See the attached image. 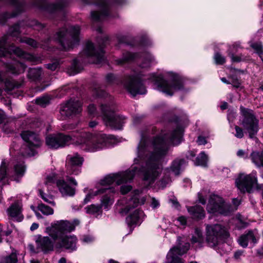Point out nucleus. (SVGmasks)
Returning a JSON list of instances; mask_svg holds the SVG:
<instances>
[{
	"label": "nucleus",
	"mask_w": 263,
	"mask_h": 263,
	"mask_svg": "<svg viewBox=\"0 0 263 263\" xmlns=\"http://www.w3.org/2000/svg\"><path fill=\"white\" fill-rule=\"evenodd\" d=\"M182 133V128L177 127L172 133L155 138L152 143L142 139L137 147V157L134 160L132 170L108 175L100 180V184L105 186L115 182L120 185L140 175L149 184L153 183L161 172V162L167 153L168 144H178Z\"/></svg>",
	"instance_id": "nucleus-1"
},
{
	"label": "nucleus",
	"mask_w": 263,
	"mask_h": 263,
	"mask_svg": "<svg viewBox=\"0 0 263 263\" xmlns=\"http://www.w3.org/2000/svg\"><path fill=\"white\" fill-rule=\"evenodd\" d=\"M70 142L83 151L93 153L114 144L117 141L112 135L83 131L74 132L71 136L60 133L50 135L46 138V144L50 148L57 149L64 147Z\"/></svg>",
	"instance_id": "nucleus-2"
},
{
	"label": "nucleus",
	"mask_w": 263,
	"mask_h": 263,
	"mask_svg": "<svg viewBox=\"0 0 263 263\" xmlns=\"http://www.w3.org/2000/svg\"><path fill=\"white\" fill-rule=\"evenodd\" d=\"M79 224V221L77 219L73 221L57 220L52 223L45 229L49 236H40L36 239V249L44 253L53 251L54 248L57 250H76L77 238L68 233L74 231Z\"/></svg>",
	"instance_id": "nucleus-3"
},
{
	"label": "nucleus",
	"mask_w": 263,
	"mask_h": 263,
	"mask_svg": "<svg viewBox=\"0 0 263 263\" xmlns=\"http://www.w3.org/2000/svg\"><path fill=\"white\" fill-rule=\"evenodd\" d=\"M168 74L169 81L154 74L152 75L151 79L157 86L158 90L167 95L172 96L175 91L183 89L184 82L180 76L173 72H169Z\"/></svg>",
	"instance_id": "nucleus-4"
},
{
	"label": "nucleus",
	"mask_w": 263,
	"mask_h": 263,
	"mask_svg": "<svg viewBox=\"0 0 263 263\" xmlns=\"http://www.w3.org/2000/svg\"><path fill=\"white\" fill-rule=\"evenodd\" d=\"M229 236L225 227L220 224H206L205 227V241L211 248L218 246Z\"/></svg>",
	"instance_id": "nucleus-5"
},
{
	"label": "nucleus",
	"mask_w": 263,
	"mask_h": 263,
	"mask_svg": "<svg viewBox=\"0 0 263 263\" xmlns=\"http://www.w3.org/2000/svg\"><path fill=\"white\" fill-rule=\"evenodd\" d=\"M80 30L79 26H71L63 28L57 33V39L64 50H69L78 44Z\"/></svg>",
	"instance_id": "nucleus-6"
},
{
	"label": "nucleus",
	"mask_w": 263,
	"mask_h": 263,
	"mask_svg": "<svg viewBox=\"0 0 263 263\" xmlns=\"http://www.w3.org/2000/svg\"><path fill=\"white\" fill-rule=\"evenodd\" d=\"M12 53L33 63H38L40 62L39 58L32 54L24 52L20 48L14 46L13 44H7L6 37H3L0 40V58L6 57Z\"/></svg>",
	"instance_id": "nucleus-7"
},
{
	"label": "nucleus",
	"mask_w": 263,
	"mask_h": 263,
	"mask_svg": "<svg viewBox=\"0 0 263 263\" xmlns=\"http://www.w3.org/2000/svg\"><path fill=\"white\" fill-rule=\"evenodd\" d=\"M100 109L103 119L107 126L115 129H121L125 118L114 112L112 104L102 103L100 106Z\"/></svg>",
	"instance_id": "nucleus-8"
},
{
	"label": "nucleus",
	"mask_w": 263,
	"mask_h": 263,
	"mask_svg": "<svg viewBox=\"0 0 263 263\" xmlns=\"http://www.w3.org/2000/svg\"><path fill=\"white\" fill-rule=\"evenodd\" d=\"M242 119L240 120L241 125L249 133L251 138H253L258 130V120L256 118L251 110L240 106Z\"/></svg>",
	"instance_id": "nucleus-9"
},
{
	"label": "nucleus",
	"mask_w": 263,
	"mask_h": 263,
	"mask_svg": "<svg viewBox=\"0 0 263 263\" xmlns=\"http://www.w3.org/2000/svg\"><path fill=\"white\" fill-rule=\"evenodd\" d=\"M235 183L238 189L242 193H251L255 187H257L261 191L263 198V185L257 184V178L253 174H240Z\"/></svg>",
	"instance_id": "nucleus-10"
},
{
	"label": "nucleus",
	"mask_w": 263,
	"mask_h": 263,
	"mask_svg": "<svg viewBox=\"0 0 263 263\" xmlns=\"http://www.w3.org/2000/svg\"><path fill=\"white\" fill-rule=\"evenodd\" d=\"M107 40L108 37L107 36H104L100 41L98 40L99 46L98 50L95 48L93 44L91 42H87L83 51V54L87 57L93 59L95 63H101L104 60L103 48L106 45Z\"/></svg>",
	"instance_id": "nucleus-11"
},
{
	"label": "nucleus",
	"mask_w": 263,
	"mask_h": 263,
	"mask_svg": "<svg viewBox=\"0 0 263 263\" xmlns=\"http://www.w3.org/2000/svg\"><path fill=\"white\" fill-rule=\"evenodd\" d=\"M206 209L209 213L225 215L232 211L229 203H226L221 197L215 195L211 196Z\"/></svg>",
	"instance_id": "nucleus-12"
},
{
	"label": "nucleus",
	"mask_w": 263,
	"mask_h": 263,
	"mask_svg": "<svg viewBox=\"0 0 263 263\" xmlns=\"http://www.w3.org/2000/svg\"><path fill=\"white\" fill-rule=\"evenodd\" d=\"M124 86L134 97L137 94H145L146 92L139 74L128 77L124 83Z\"/></svg>",
	"instance_id": "nucleus-13"
},
{
	"label": "nucleus",
	"mask_w": 263,
	"mask_h": 263,
	"mask_svg": "<svg viewBox=\"0 0 263 263\" xmlns=\"http://www.w3.org/2000/svg\"><path fill=\"white\" fill-rule=\"evenodd\" d=\"M81 111L82 104L78 100H70L66 103L61 104L60 108V114L62 120L78 115Z\"/></svg>",
	"instance_id": "nucleus-14"
},
{
	"label": "nucleus",
	"mask_w": 263,
	"mask_h": 263,
	"mask_svg": "<svg viewBox=\"0 0 263 263\" xmlns=\"http://www.w3.org/2000/svg\"><path fill=\"white\" fill-rule=\"evenodd\" d=\"M186 161L183 159L176 160L173 161L170 168H165L163 171V177L161 180V185L163 187L172 181L171 175H178L180 171L186 165Z\"/></svg>",
	"instance_id": "nucleus-15"
},
{
	"label": "nucleus",
	"mask_w": 263,
	"mask_h": 263,
	"mask_svg": "<svg viewBox=\"0 0 263 263\" xmlns=\"http://www.w3.org/2000/svg\"><path fill=\"white\" fill-rule=\"evenodd\" d=\"M190 248V244L185 242L179 243L177 247L171 249L166 255L165 263H180V256L186 253Z\"/></svg>",
	"instance_id": "nucleus-16"
},
{
	"label": "nucleus",
	"mask_w": 263,
	"mask_h": 263,
	"mask_svg": "<svg viewBox=\"0 0 263 263\" xmlns=\"http://www.w3.org/2000/svg\"><path fill=\"white\" fill-rule=\"evenodd\" d=\"M21 136L23 139L27 143V146L31 151L30 153L28 152L24 155H33V149L40 147L42 143L40 136L36 133L29 130L22 132Z\"/></svg>",
	"instance_id": "nucleus-17"
},
{
	"label": "nucleus",
	"mask_w": 263,
	"mask_h": 263,
	"mask_svg": "<svg viewBox=\"0 0 263 263\" xmlns=\"http://www.w3.org/2000/svg\"><path fill=\"white\" fill-rule=\"evenodd\" d=\"M124 0H100L99 5L100 11H95L91 12L92 19L96 21L104 19L108 14V5L112 3L121 4Z\"/></svg>",
	"instance_id": "nucleus-18"
},
{
	"label": "nucleus",
	"mask_w": 263,
	"mask_h": 263,
	"mask_svg": "<svg viewBox=\"0 0 263 263\" xmlns=\"http://www.w3.org/2000/svg\"><path fill=\"white\" fill-rule=\"evenodd\" d=\"M145 198L141 195V192L139 190H135L132 193V196L127 202L125 200L120 201V204L124 205L125 208L122 209V212L127 213L132 208H135L139 204H143L145 201Z\"/></svg>",
	"instance_id": "nucleus-19"
},
{
	"label": "nucleus",
	"mask_w": 263,
	"mask_h": 263,
	"mask_svg": "<svg viewBox=\"0 0 263 263\" xmlns=\"http://www.w3.org/2000/svg\"><path fill=\"white\" fill-rule=\"evenodd\" d=\"M23 204L21 200L15 201L6 211L9 219L17 222L22 221L24 219L22 214Z\"/></svg>",
	"instance_id": "nucleus-20"
},
{
	"label": "nucleus",
	"mask_w": 263,
	"mask_h": 263,
	"mask_svg": "<svg viewBox=\"0 0 263 263\" xmlns=\"http://www.w3.org/2000/svg\"><path fill=\"white\" fill-rule=\"evenodd\" d=\"M115 193V190L112 187L104 188L102 187L96 191L94 195L99 194H104L101 201V205L104 206L105 209H108L110 206L114 201V194Z\"/></svg>",
	"instance_id": "nucleus-21"
},
{
	"label": "nucleus",
	"mask_w": 263,
	"mask_h": 263,
	"mask_svg": "<svg viewBox=\"0 0 263 263\" xmlns=\"http://www.w3.org/2000/svg\"><path fill=\"white\" fill-rule=\"evenodd\" d=\"M66 172L68 175L66 177V179L74 185L77 186L78 185V183L76 179L72 177H69L68 175H78L81 172V167L74 165L71 162L70 163L66 162Z\"/></svg>",
	"instance_id": "nucleus-22"
},
{
	"label": "nucleus",
	"mask_w": 263,
	"mask_h": 263,
	"mask_svg": "<svg viewBox=\"0 0 263 263\" xmlns=\"http://www.w3.org/2000/svg\"><path fill=\"white\" fill-rule=\"evenodd\" d=\"M258 238H256L255 232L249 231L246 234H244L240 236L238 239L239 244L243 248H246L248 245V242L252 241L254 243L257 242Z\"/></svg>",
	"instance_id": "nucleus-23"
},
{
	"label": "nucleus",
	"mask_w": 263,
	"mask_h": 263,
	"mask_svg": "<svg viewBox=\"0 0 263 263\" xmlns=\"http://www.w3.org/2000/svg\"><path fill=\"white\" fill-rule=\"evenodd\" d=\"M7 70L13 74H20L23 72L26 66L22 62H17L14 61L12 63L8 64L3 63Z\"/></svg>",
	"instance_id": "nucleus-24"
},
{
	"label": "nucleus",
	"mask_w": 263,
	"mask_h": 263,
	"mask_svg": "<svg viewBox=\"0 0 263 263\" xmlns=\"http://www.w3.org/2000/svg\"><path fill=\"white\" fill-rule=\"evenodd\" d=\"M57 185L63 196H73L75 190L69 186L64 180H59L57 182Z\"/></svg>",
	"instance_id": "nucleus-25"
},
{
	"label": "nucleus",
	"mask_w": 263,
	"mask_h": 263,
	"mask_svg": "<svg viewBox=\"0 0 263 263\" xmlns=\"http://www.w3.org/2000/svg\"><path fill=\"white\" fill-rule=\"evenodd\" d=\"M68 5L66 0H59L55 3L50 4L47 8V10L50 13H54L63 10Z\"/></svg>",
	"instance_id": "nucleus-26"
},
{
	"label": "nucleus",
	"mask_w": 263,
	"mask_h": 263,
	"mask_svg": "<svg viewBox=\"0 0 263 263\" xmlns=\"http://www.w3.org/2000/svg\"><path fill=\"white\" fill-rule=\"evenodd\" d=\"M187 211L192 217L195 219H201L205 216L204 210L199 205L188 207Z\"/></svg>",
	"instance_id": "nucleus-27"
},
{
	"label": "nucleus",
	"mask_w": 263,
	"mask_h": 263,
	"mask_svg": "<svg viewBox=\"0 0 263 263\" xmlns=\"http://www.w3.org/2000/svg\"><path fill=\"white\" fill-rule=\"evenodd\" d=\"M143 212L137 209L134 212L127 216L126 218V221L129 226L137 224L139 220L140 217L142 215Z\"/></svg>",
	"instance_id": "nucleus-28"
},
{
	"label": "nucleus",
	"mask_w": 263,
	"mask_h": 263,
	"mask_svg": "<svg viewBox=\"0 0 263 263\" xmlns=\"http://www.w3.org/2000/svg\"><path fill=\"white\" fill-rule=\"evenodd\" d=\"M66 162L72 163L74 165L82 166L84 162V158L78 153H75L72 155H68L67 156Z\"/></svg>",
	"instance_id": "nucleus-29"
},
{
	"label": "nucleus",
	"mask_w": 263,
	"mask_h": 263,
	"mask_svg": "<svg viewBox=\"0 0 263 263\" xmlns=\"http://www.w3.org/2000/svg\"><path fill=\"white\" fill-rule=\"evenodd\" d=\"M142 63L140 66L142 68H147L155 61L154 58L149 53H145L140 55Z\"/></svg>",
	"instance_id": "nucleus-30"
},
{
	"label": "nucleus",
	"mask_w": 263,
	"mask_h": 263,
	"mask_svg": "<svg viewBox=\"0 0 263 263\" xmlns=\"http://www.w3.org/2000/svg\"><path fill=\"white\" fill-rule=\"evenodd\" d=\"M138 57H139V54H138L126 52L123 53L122 59L117 60L116 62L118 65H123L126 62L136 59Z\"/></svg>",
	"instance_id": "nucleus-31"
},
{
	"label": "nucleus",
	"mask_w": 263,
	"mask_h": 263,
	"mask_svg": "<svg viewBox=\"0 0 263 263\" xmlns=\"http://www.w3.org/2000/svg\"><path fill=\"white\" fill-rule=\"evenodd\" d=\"M251 157L253 163L257 166H263V151L261 152H253Z\"/></svg>",
	"instance_id": "nucleus-32"
},
{
	"label": "nucleus",
	"mask_w": 263,
	"mask_h": 263,
	"mask_svg": "<svg viewBox=\"0 0 263 263\" xmlns=\"http://www.w3.org/2000/svg\"><path fill=\"white\" fill-rule=\"evenodd\" d=\"M42 74V71L41 68H31L28 71V78L32 81H35L39 80Z\"/></svg>",
	"instance_id": "nucleus-33"
},
{
	"label": "nucleus",
	"mask_w": 263,
	"mask_h": 263,
	"mask_svg": "<svg viewBox=\"0 0 263 263\" xmlns=\"http://www.w3.org/2000/svg\"><path fill=\"white\" fill-rule=\"evenodd\" d=\"M208 160V157L204 152H201L199 156L196 158L195 161L196 165H200L202 166H206Z\"/></svg>",
	"instance_id": "nucleus-34"
},
{
	"label": "nucleus",
	"mask_w": 263,
	"mask_h": 263,
	"mask_svg": "<svg viewBox=\"0 0 263 263\" xmlns=\"http://www.w3.org/2000/svg\"><path fill=\"white\" fill-rule=\"evenodd\" d=\"M4 83L5 85V90L7 92L11 91L15 88H18L22 85L21 83H18L16 81L8 79H6Z\"/></svg>",
	"instance_id": "nucleus-35"
},
{
	"label": "nucleus",
	"mask_w": 263,
	"mask_h": 263,
	"mask_svg": "<svg viewBox=\"0 0 263 263\" xmlns=\"http://www.w3.org/2000/svg\"><path fill=\"white\" fill-rule=\"evenodd\" d=\"M191 241L193 243H198L201 244L203 242L202 233L200 229L196 228L195 231V234L192 236Z\"/></svg>",
	"instance_id": "nucleus-36"
},
{
	"label": "nucleus",
	"mask_w": 263,
	"mask_h": 263,
	"mask_svg": "<svg viewBox=\"0 0 263 263\" xmlns=\"http://www.w3.org/2000/svg\"><path fill=\"white\" fill-rule=\"evenodd\" d=\"M86 213L89 214L98 215L102 213L101 207L99 205L91 204L85 208Z\"/></svg>",
	"instance_id": "nucleus-37"
},
{
	"label": "nucleus",
	"mask_w": 263,
	"mask_h": 263,
	"mask_svg": "<svg viewBox=\"0 0 263 263\" xmlns=\"http://www.w3.org/2000/svg\"><path fill=\"white\" fill-rule=\"evenodd\" d=\"M39 210L44 215H49L53 214V209L44 204H40L38 206Z\"/></svg>",
	"instance_id": "nucleus-38"
},
{
	"label": "nucleus",
	"mask_w": 263,
	"mask_h": 263,
	"mask_svg": "<svg viewBox=\"0 0 263 263\" xmlns=\"http://www.w3.org/2000/svg\"><path fill=\"white\" fill-rule=\"evenodd\" d=\"M237 47V45H234L232 47H230L229 49V55L231 58L232 62H238L241 61L243 58L241 56H235L234 52L235 51V48Z\"/></svg>",
	"instance_id": "nucleus-39"
},
{
	"label": "nucleus",
	"mask_w": 263,
	"mask_h": 263,
	"mask_svg": "<svg viewBox=\"0 0 263 263\" xmlns=\"http://www.w3.org/2000/svg\"><path fill=\"white\" fill-rule=\"evenodd\" d=\"M14 172L17 176H23L25 171V167L23 162H18L14 165Z\"/></svg>",
	"instance_id": "nucleus-40"
},
{
	"label": "nucleus",
	"mask_w": 263,
	"mask_h": 263,
	"mask_svg": "<svg viewBox=\"0 0 263 263\" xmlns=\"http://www.w3.org/2000/svg\"><path fill=\"white\" fill-rule=\"evenodd\" d=\"M84 60L81 58H78L73 60V63L71 65L72 72L71 74H74L80 72V70L78 68V64L81 62H84Z\"/></svg>",
	"instance_id": "nucleus-41"
},
{
	"label": "nucleus",
	"mask_w": 263,
	"mask_h": 263,
	"mask_svg": "<svg viewBox=\"0 0 263 263\" xmlns=\"http://www.w3.org/2000/svg\"><path fill=\"white\" fill-rule=\"evenodd\" d=\"M50 98L49 96H46L35 99V103L42 107H45L49 104Z\"/></svg>",
	"instance_id": "nucleus-42"
},
{
	"label": "nucleus",
	"mask_w": 263,
	"mask_h": 263,
	"mask_svg": "<svg viewBox=\"0 0 263 263\" xmlns=\"http://www.w3.org/2000/svg\"><path fill=\"white\" fill-rule=\"evenodd\" d=\"M39 192L41 197L44 200V201L51 204L53 206L55 205V203L54 201L53 197L52 196L45 194L41 190H40Z\"/></svg>",
	"instance_id": "nucleus-43"
},
{
	"label": "nucleus",
	"mask_w": 263,
	"mask_h": 263,
	"mask_svg": "<svg viewBox=\"0 0 263 263\" xmlns=\"http://www.w3.org/2000/svg\"><path fill=\"white\" fill-rule=\"evenodd\" d=\"M252 48L255 50L263 62V50L261 45L259 43H253L251 45Z\"/></svg>",
	"instance_id": "nucleus-44"
},
{
	"label": "nucleus",
	"mask_w": 263,
	"mask_h": 263,
	"mask_svg": "<svg viewBox=\"0 0 263 263\" xmlns=\"http://www.w3.org/2000/svg\"><path fill=\"white\" fill-rule=\"evenodd\" d=\"M17 259L15 253H12L9 256L6 257L0 263H16Z\"/></svg>",
	"instance_id": "nucleus-45"
},
{
	"label": "nucleus",
	"mask_w": 263,
	"mask_h": 263,
	"mask_svg": "<svg viewBox=\"0 0 263 263\" xmlns=\"http://www.w3.org/2000/svg\"><path fill=\"white\" fill-rule=\"evenodd\" d=\"M20 42L22 43H25L29 46L36 48L39 46L38 43L34 40L30 38L24 37L20 39Z\"/></svg>",
	"instance_id": "nucleus-46"
},
{
	"label": "nucleus",
	"mask_w": 263,
	"mask_h": 263,
	"mask_svg": "<svg viewBox=\"0 0 263 263\" xmlns=\"http://www.w3.org/2000/svg\"><path fill=\"white\" fill-rule=\"evenodd\" d=\"M6 162L3 160L0 166V179L3 180L7 175Z\"/></svg>",
	"instance_id": "nucleus-47"
},
{
	"label": "nucleus",
	"mask_w": 263,
	"mask_h": 263,
	"mask_svg": "<svg viewBox=\"0 0 263 263\" xmlns=\"http://www.w3.org/2000/svg\"><path fill=\"white\" fill-rule=\"evenodd\" d=\"M214 59L215 63L218 65H222L226 62V59L219 53L215 54Z\"/></svg>",
	"instance_id": "nucleus-48"
},
{
	"label": "nucleus",
	"mask_w": 263,
	"mask_h": 263,
	"mask_svg": "<svg viewBox=\"0 0 263 263\" xmlns=\"http://www.w3.org/2000/svg\"><path fill=\"white\" fill-rule=\"evenodd\" d=\"M116 80V77L112 73L107 74L105 78V81L108 84H114Z\"/></svg>",
	"instance_id": "nucleus-49"
},
{
	"label": "nucleus",
	"mask_w": 263,
	"mask_h": 263,
	"mask_svg": "<svg viewBox=\"0 0 263 263\" xmlns=\"http://www.w3.org/2000/svg\"><path fill=\"white\" fill-rule=\"evenodd\" d=\"M88 111L90 115L93 116H97L99 115L96 107L93 104H90L88 106Z\"/></svg>",
	"instance_id": "nucleus-50"
},
{
	"label": "nucleus",
	"mask_w": 263,
	"mask_h": 263,
	"mask_svg": "<svg viewBox=\"0 0 263 263\" xmlns=\"http://www.w3.org/2000/svg\"><path fill=\"white\" fill-rule=\"evenodd\" d=\"M235 129L236 130V134H235V136L237 138H242L244 136L243 131L242 129L237 125H236L235 126Z\"/></svg>",
	"instance_id": "nucleus-51"
},
{
	"label": "nucleus",
	"mask_w": 263,
	"mask_h": 263,
	"mask_svg": "<svg viewBox=\"0 0 263 263\" xmlns=\"http://www.w3.org/2000/svg\"><path fill=\"white\" fill-rule=\"evenodd\" d=\"M34 29L39 30L44 27V26L36 21H32L30 24Z\"/></svg>",
	"instance_id": "nucleus-52"
},
{
	"label": "nucleus",
	"mask_w": 263,
	"mask_h": 263,
	"mask_svg": "<svg viewBox=\"0 0 263 263\" xmlns=\"http://www.w3.org/2000/svg\"><path fill=\"white\" fill-rule=\"evenodd\" d=\"M94 237L91 235H84L81 240L82 241L86 243H89L92 242L94 240Z\"/></svg>",
	"instance_id": "nucleus-53"
},
{
	"label": "nucleus",
	"mask_w": 263,
	"mask_h": 263,
	"mask_svg": "<svg viewBox=\"0 0 263 263\" xmlns=\"http://www.w3.org/2000/svg\"><path fill=\"white\" fill-rule=\"evenodd\" d=\"M94 93L99 97H105L107 96V93L105 91L99 88H95Z\"/></svg>",
	"instance_id": "nucleus-54"
},
{
	"label": "nucleus",
	"mask_w": 263,
	"mask_h": 263,
	"mask_svg": "<svg viewBox=\"0 0 263 263\" xmlns=\"http://www.w3.org/2000/svg\"><path fill=\"white\" fill-rule=\"evenodd\" d=\"M11 34L13 36H16L20 32V27L17 25H14L10 30Z\"/></svg>",
	"instance_id": "nucleus-55"
},
{
	"label": "nucleus",
	"mask_w": 263,
	"mask_h": 263,
	"mask_svg": "<svg viewBox=\"0 0 263 263\" xmlns=\"http://www.w3.org/2000/svg\"><path fill=\"white\" fill-rule=\"evenodd\" d=\"M132 186L129 185H122L121 186L120 191L122 194H125L130 191Z\"/></svg>",
	"instance_id": "nucleus-56"
},
{
	"label": "nucleus",
	"mask_w": 263,
	"mask_h": 263,
	"mask_svg": "<svg viewBox=\"0 0 263 263\" xmlns=\"http://www.w3.org/2000/svg\"><path fill=\"white\" fill-rule=\"evenodd\" d=\"M237 156L240 158L247 159L248 157V154L244 150L239 149L237 152Z\"/></svg>",
	"instance_id": "nucleus-57"
},
{
	"label": "nucleus",
	"mask_w": 263,
	"mask_h": 263,
	"mask_svg": "<svg viewBox=\"0 0 263 263\" xmlns=\"http://www.w3.org/2000/svg\"><path fill=\"white\" fill-rule=\"evenodd\" d=\"M96 192V191H91L89 192V193L88 194H87L86 197L85 198V199L84 200V202L85 203H87L88 201H90V200L91 198H92L96 196V195H93Z\"/></svg>",
	"instance_id": "nucleus-58"
},
{
	"label": "nucleus",
	"mask_w": 263,
	"mask_h": 263,
	"mask_svg": "<svg viewBox=\"0 0 263 263\" xmlns=\"http://www.w3.org/2000/svg\"><path fill=\"white\" fill-rule=\"evenodd\" d=\"M59 65V63L58 62H54L51 64H48L47 65V68L51 70H55L58 66Z\"/></svg>",
	"instance_id": "nucleus-59"
},
{
	"label": "nucleus",
	"mask_w": 263,
	"mask_h": 263,
	"mask_svg": "<svg viewBox=\"0 0 263 263\" xmlns=\"http://www.w3.org/2000/svg\"><path fill=\"white\" fill-rule=\"evenodd\" d=\"M198 145H204L207 142L205 137L199 136L197 141Z\"/></svg>",
	"instance_id": "nucleus-60"
},
{
	"label": "nucleus",
	"mask_w": 263,
	"mask_h": 263,
	"mask_svg": "<svg viewBox=\"0 0 263 263\" xmlns=\"http://www.w3.org/2000/svg\"><path fill=\"white\" fill-rule=\"evenodd\" d=\"M159 202L155 198H152L151 206L153 208L155 209L159 206Z\"/></svg>",
	"instance_id": "nucleus-61"
},
{
	"label": "nucleus",
	"mask_w": 263,
	"mask_h": 263,
	"mask_svg": "<svg viewBox=\"0 0 263 263\" xmlns=\"http://www.w3.org/2000/svg\"><path fill=\"white\" fill-rule=\"evenodd\" d=\"M54 176H47V178H46V180H45V184H50V183H52L54 182Z\"/></svg>",
	"instance_id": "nucleus-62"
},
{
	"label": "nucleus",
	"mask_w": 263,
	"mask_h": 263,
	"mask_svg": "<svg viewBox=\"0 0 263 263\" xmlns=\"http://www.w3.org/2000/svg\"><path fill=\"white\" fill-rule=\"evenodd\" d=\"M17 14V13H11V14L8 13H6L4 14L1 17H2L3 18H4L5 20L6 18L14 17Z\"/></svg>",
	"instance_id": "nucleus-63"
},
{
	"label": "nucleus",
	"mask_w": 263,
	"mask_h": 263,
	"mask_svg": "<svg viewBox=\"0 0 263 263\" xmlns=\"http://www.w3.org/2000/svg\"><path fill=\"white\" fill-rule=\"evenodd\" d=\"M178 220L182 225H185L186 224V219L185 217L180 216L178 218Z\"/></svg>",
	"instance_id": "nucleus-64"
}]
</instances>
